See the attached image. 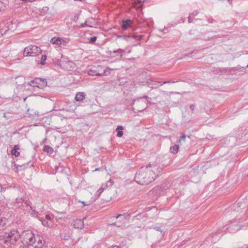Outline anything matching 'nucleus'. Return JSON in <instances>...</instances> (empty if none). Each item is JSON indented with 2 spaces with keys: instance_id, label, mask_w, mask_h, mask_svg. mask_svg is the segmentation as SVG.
Here are the masks:
<instances>
[{
  "instance_id": "obj_14",
  "label": "nucleus",
  "mask_w": 248,
  "mask_h": 248,
  "mask_svg": "<svg viewBox=\"0 0 248 248\" xmlns=\"http://www.w3.org/2000/svg\"><path fill=\"white\" fill-rule=\"evenodd\" d=\"M19 149L20 146L19 145H15L11 150V154L16 157L20 155V152L18 151Z\"/></svg>"
},
{
  "instance_id": "obj_38",
  "label": "nucleus",
  "mask_w": 248,
  "mask_h": 248,
  "mask_svg": "<svg viewBox=\"0 0 248 248\" xmlns=\"http://www.w3.org/2000/svg\"><path fill=\"white\" fill-rule=\"evenodd\" d=\"M60 41L61 42L60 43H61V44H59V46L62 47V46H64L66 45V42L61 38Z\"/></svg>"
},
{
  "instance_id": "obj_30",
  "label": "nucleus",
  "mask_w": 248,
  "mask_h": 248,
  "mask_svg": "<svg viewBox=\"0 0 248 248\" xmlns=\"http://www.w3.org/2000/svg\"><path fill=\"white\" fill-rule=\"evenodd\" d=\"M180 81V80H175L174 79H170V80H166V81H164L163 82H162V83H161L160 85H162L164 84H166V83H176V82H177L178 81Z\"/></svg>"
},
{
  "instance_id": "obj_43",
  "label": "nucleus",
  "mask_w": 248,
  "mask_h": 248,
  "mask_svg": "<svg viewBox=\"0 0 248 248\" xmlns=\"http://www.w3.org/2000/svg\"><path fill=\"white\" fill-rule=\"evenodd\" d=\"M112 182L111 180H110L107 182V183L106 184V186H112Z\"/></svg>"
},
{
  "instance_id": "obj_55",
  "label": "nucleus",
  "mask_w": 248,
  "mask_h": 248,
  "mask_svg": "<svg viewBox=\"0 0 248 248\" xmlns=\"http://www.w3.org/2000/svg\"><path fill=\"white\" fill-rule=\"evenodd\" d=\"M232 0H228V1L229 3H231Z\"/></svg>"
},
{
  "instance_id": "obj_32",
  "label": "nucleus",
  "mask_w": 248,
  "mask_h": 248,
  "mask_svg": "<svg viewBox=\"0 0 248 248\" xmlns=\"http://www.w3.org/2000/svg\"><path fill=\"white\" fill-rule=\"evenodd\" d=\"M124 223L121 222V221H120L119 220H117L115 221L114 223L112 224V225H114L118 227H120L123 226Z\"/></svg>"
},
{
  "instance_id": "obj_24",
  "label": "nucleus",
  "mask_w": 248,
  "mask_h": 248,
  "mask_svg": "<svg viewBox=\"0 0 248 248\" xmlns=\"http://www.w3.org/2000/svg\"><path fill=\"white\" fill-rule=\"evenodd\" d=\"M179 145H174L171 146L170 148V151L171 153L176 154L178 153L179 150Z\"/></svg>"
},
{
  "instance_id": "obj_60",
  "label": "nucleus",
  "mask_w": 248,
  "mask_h": 248,
  "mask_svg": "<svg viewBox=\"0 0 248 248\" xmlns=\"http://www.w3.org/2000/svg\"><path fill=\"white\" fill-rule=\"evenodd\" d=\"M99 170V168H97L95 170V171L98 170Z\"/></svg>"
},
{
  "instance_id": "obj_19",
  "label": "nucleus",
  "mask_w": 248,
  "mask_h": 248,
  "mask_svg": "<svg viewBox=\"0 0 248 248\" xmlns=\"http://www.w3.org/2000/svg\"><path fill=\"white\" fill-rule=\"evenodd\" d=\"M111 70V69L109 68L108 67H107L106 69H105L102 73H95L94 74H95V76H108L110 74V71Z\"/></svg>"
},
{
  "instance_id": "obj_20",
  "label": "nucleus",
  "mask_w": 248,
  "mask_h": 248,
  "mask_svg": "<svg viewBox=\"0 0 248 248\" xmlns=\"http://www.w3.org/2000/svg\"><path fill=\"white\" fill-rule=\"evenodd\" d=\"M39 220H40V221H41L42 224L44 226L50 227V226L52 225V221H50L49 222L48 220H47L46 219H45L43 217L40 218Z\"/></svg>"
},
{
  "instance_id": "obj_52",
  "label": "nucleus",
  "mask_w": 248,
  "mask_h": 248,
  "mask_svg": "<svg viewBox=\"0 0 248 248\" xmlns=\"http://www.w3.org/2000/svg\"><path fill=\"white\" fill-rule=\"evenodd\" d=\"M19 248H29L28 246H26V245H23V246H21Z\"/></svg>"
},
{
  "instance_id": "obj_17",
  "label": "nucleus",
  "mask_w": 248,
  "mask_h": 248,
  "mask_svg": "<svg viewBox=\"0 0 248 248\" xmlns=\"http://www.w3.org/2000/svg\"><path fill=\"white\" fill-rule=\"evenodd\" d=\"M36 235L32 234L31 236L29 239L28 245L32 246L34 247L35 244Z\"/></svg>"
},
{
  "instance_id": "obj_34",
  "label": "nucleus",
  "mask_w": 248,
  "mask_h": 248,
  "mask_svg": "<svg viewBox=\"0 0 248 248\" xmlns=\"http://www.w3.org/2000/svg\"><path fill=\"white\" fill-rule=\"evenodd\" d=\"M5 8L6 6L4 3L2 1H0V12L4 11L5 9Z\"/></svg>"
},
{
  "instance_id": "obj_12",
  "label": "nucleus",
  "mask_w": 248,
  "mask_h": 248,
  "mask_svg": "<svg viewBox=\"0 0 248 248\" xmlns=\"http://www.w3.org/2000/svg\"><path fill=\"white\" fill-rule=\"evenodd\" d=\"M228 232L231 233H233L240 229V226L237 224H231L227 228Z\"/></svg>"
},
{
  "instance_id": "obj_54",
  "label": "nucleus",
  "mask_w": 248,
  "mask_h": 248,
  "mask_svg": "<svg viewBox=\"0 0 248 248\" xmlns=\"http://www.w3.org/2000/svg\"><path fill=\"white\" fill-rule=\"evenodd\" d=\"M33 214H38V212L35 210H32Z\"/></svg>"
},
{
  "instance_id": "obj_15",
  "label": "nucleus",
  "mask_w": 248,
  "mask_h": 248,
  "mask_svg": "<svg viewBox=\"0 0 248 248\" xmlns=\"http://www.w3.org/2000/svg\"><path fill=\"white\" fill-rule=\"evenodd\" d=\"M213 72L215 73H225L226 72H230V69L229 68H217L215 70H213Z\"/></svg>"
},
{
  "instance_id": "obj_13",
  "label": "nucleus",
  "mask_w": 248,
  "mask_h": 248,
  "mask_svg": "<svg viewBox=\"0 0 248 248\" xmlns=\"http://www.w3.org/2000/svg\"><path fill=\"white\" fill-rule=\"evenodd\" d=\"M86 94L83 92H78L76 94L75 99L77 101L82 102L85 98Z\"/></svg>"
},
{
  "instance_id": "obj_8",
  "label": "nucleus",
  "mask_w": 248,
  "mask_h": 248,
  "mask_svg": "<svg viewBox=\"0 0 248 248\" xmlns=\"http://www.w3.org/2000/svg\"><path fill=\"white\" fill-rule=\"evenodd\" d=\"M45 243L44 238L41 235L37 234L34 248H42Z\"/></svg>"
},
{
  "instance_id": "obj_45",
  "label": "nucleus",
  "mask_w": 248,
  "mask_h": 248,
  "mask_svg": "<svg viewBox=\"0 0 248 248\" xmlns=\"http://www.w3.org/2000/svg\"><path fill=\"white\" fill-rule=\"evenodd\" d=\"M78 202H81L83 204V206H86V205H89L90 204L89 203H87L85 202L84 201H81L80 200H78Z\"/></svg>"
},
{
  "instance_id": "obj_50",
  "label": "nucleus",
  "mask_w": 248,
  "mask_h": 248,
  "mask_svg": "<svg viewBox=\"0 0 248 248\" xmlns=\"http://www.w3.org/2000/svg\"><path fill=\"white\" fill-rule=\"evenodd\" d=\"M61 236L62 238L63 239H68V237H69L68 236H67V237H66L65 236H64L63 237L62 234H61Z\"/></svg>"
},
{
  "instance_id": "obj_62",
  "label": "nucleus",
  "mask_w": 248,
  "mask_h": 248,
  "mask_svg": "<svg viewBox=\"0 0 248 248\" xmlns=\"http://www.w3.org/2000/svg\"><path fill=\"white\" fill-rule=\"evenodd\" d=\"M2 187H0V191H2Z\"/></svg>"
},
{
  "instance_id": "obj_16",
  "label": "nucleus",
  "mask_w": 248,
  "mask_h": 248,
  "mask_svg": "<svg viewBox=\"0 0 248 248\" xmlns=\"http://www.w3.org/2000/svg\"><path fill=\"white\" fill-rule=\"evenodd\" d=\"M131 213L127 214V213H124L123 214H119L117 216H116V218L117 219H119V221L122 222H124L126 219V217L130 216Z\"/></svg>"
},
{
  "instance_id": "obj_10",
  "label": "nucleus",
  "mask_w": 248,
  "mask_h": 248,
  "mask_svg": "<svg viewBox=\"0 0 248 248\" xmlns=\"http://www.w3.org/2000/svg\"><path fill=\"white\" fill-rule=\"evenodd\" d=\"M161 83H162V82L160 81H156L153 80H149L147 82V84L148 87L151 88H157L159 86H160Z\"/></svg>"
},
{
  "instance_id": "obj_63",
  "label": "nucleus",
  "mask_w": 248,
  "mask_h": 248,
  "mask_svg": "<svg viewBox=\"0 0 248 248\" xmlns=\"http://www.w3.org/2000/svg\"><path fill=\"white\" fill-rule=\"evenodd\" d=\"M248 68V65H247V66H246V67L245 68Z\"/></svg>"
},
{
  "instance_id": "obj_25",
  "label": "nucleus",
  "mask_w": 248,
  "mask_h": 248,
  "mask_svg": "<svg viewBox=\"0 0 248 248\" xmlns=\"http://www.w3.org/2000/svg\"><path fill=\"white\" fill-rule=\"evenodd\" d=\"M43 150L44 152L49 154H52L54 151L53 148L48 145H45L43 148Z\"/></svg>"
},
{
  "instance_id": "obj_27",
  "label": "nucleus",
  "mask_w": 248,
  "mask_h": 248,
  "mask_svg": "<svg viewBox=\"0 0 248 248\" xmlns=\"http://www.w3.org/2000/svg\"><path fill=\"white\" fill-rule=\"evenodd\" d=\"M23 202H24L27 206H30V209L32 210V207L31 206V202L30 201L28 198L23 197Z\"/></svg>"
},
{
  "instance_id": "obj_21",
  "label": "nucleus",
  "mask_w": 248,
  "mask_h": 248,
  "mask_svg": "<svg viewBox=\"0 0 248 248\" xmlns=\"http://www.w3.org/2000/svg\"><path fill=\"white\" fill-rule=\"evenodd\" d=\"M162 190L163 189L161 186H156L153 189L152 191L153 193L156 195H158L160 194V193L162 192Z\"/></svg>"
},
{
  "instance_id": "obj_31",
  "label": "nucleus",
  "mask_w": 248,
  "mask_h": 248,
  "mask_svg": "<svg viewBox=\"0 0 248 248\" xmlns=\"http://www.w3.org/2000/svg\"><path fill=\"white\" fill-rule=\"evenodd\" d=\"M142 98H143V100L144 99H146V100H145L146 101V106H148V105L151 104V102H150L151 98L150 97H148L147 95H144L143 97H142Z\"/></svg>"
},
{
  "instance_id": "obj_49",
  "label": "nucleus",
  "mask_w": 248,
  "mask_h": 248,
  "mask_svg": "<svg viewBox=\"0 0 248 248\" xmlns=\"http://www.w3.org/2000/svg\"><path fill=\"white\" fill-rule=\"evenodd\" d=\"M208 21L209 23H213V22H215L216 21L212 18H210L208 20Z\"/></svg>"
},
{
  "instance_id": "obj_58",
  "label": "nucleus",
  "mask_w": 248,
  "mask_h": 248,
  "mask_svg": "<svg viewBox=\"0 0 248 248\" xmlns=\"http://www.w3.org/2000/svg\"><path fill=\"white\" fill-rule=\"evenodd\" d=\"M44 8V9H46V10H48V9L47 7H45Z\"/></svg>"
},
{
  "instance_id": "obj_64",
  "label": "nucleus",
  "mask_w": 248,
  "mask_h": 248,
  "mask_svg": "<svg viewBox=\"0 0 248 248\" xmlns=\"http://www.w3.org/2000/svg\"><path fill=\"white\" fill-rule=\"evenodd\" d=\"M22 165H18V166L21 167Z\"/></svg>"
},
{
  "instance_id": "obj_39",
  "label": "nucleus",
  "mask_w": 248,
  "mask_h": 248,
  "mask_svg": "<svg viewBox=\"0 0 248 248\" xmlns=\"http://www.w3.org/2000/svg\"><path fill=\"white\" fill-rule=\"evenodd\" d=\"M9 30L8 29L5 30V31H4V30L1 28V29H0V35H4V34H5L7 32V31H8Z\"/></svg>"
},
{
  "instance_id": "obj_53",
  "label": "nucleus",
  "mask_w": 248,
  "mask_h": 248,
  "mask_svg": "<svg viewBox=\"0 0 248 248\" xmlns=\"http://www.w3.org/2000/svg\"><path fill=\"white\" fill-rule=\"evenodd\" d=\"M108 248H119L118 246L114 245L109 247Z\"/></svg>"
},
{
  "instance_id": "obj_61",
  "label": "nucleus",
  "mask_w": 248,
  "mask_h": 248,
  "mask_svg": "<svg viewBox=\"0 0 248 248\" xmlns=\"http://www.w3.org/2000/svg\"><path fill=\"white\" fill-rule=\"evenodd\" d=\"M2 187H0V191H2Z\"/></svg>"
},
{
  "instance_id": "obj_46",
  "label": "nucleus",
  "mask_w": 248,
  "mask_h": 248,
  "mask_svg": "<svg viewBox=\"0 0 248 248\" xmlns=\"http://www.w3.org/2000/svg\"><path fill=\"white\" fill-rule=\"evenodd\" d=\"M195 105L194 104H191L190 106V109L192 111V113H193L194 112V108H195Z\"/></svg>"
},
{
  "instance_id": "obj_47",
  "label": "nucleus",
  "mask_w": 248,
  "mask_h": 248,
  "mask_svg": "<svg viewBox=\"0 0 248 248\" xmlns=\"http://www.w3.org/2000/svg\"><path fill=\"white\" fill-rule=\"evenodd\" d=\"M199 14V12L197 10L194 11L192 13L190 14L192 16H196Z\"/></svg>"
},
{
  "instance_id": "obj_6",
  "label": "nucleus",
  "mask_w": 248,
  "mask_h": 248,
  "mask_svg": "<svg viewBox=\"0 0 248 248\" xmlns=\"http://www.w3.org/2000/svg\"><path fill=\"white\" fill-rule=\"evenodd\" d=\"M29 84L33 87L43 88L46 86L47 81L46 78H36L35 79L31 80Z\"/></svg>"
},
{
  "instance_id": "obj_18",
  "label": "nucleus",
  "mask_w": 248,
  "mask_h": 248,
  "mask_svg": "<svg viewBox=\"0 0 248 248\" xmlns=\"http://www.w3.org/2000/svg\"><path fill=\"white\" fill-rule=\"evenodd\" d=\"M93 20V18L87 19L84 23L81 24L80 27L84 28L86 27H92L91 24L92 23V21Z\"/></svg>"
},
{
  "instance_id": "obj_37",
  "label": "nucleus",
  "mask_w": 248,
  "mask_h": 248,
  "mask_svg": "<svg viewBox=\"0 0 248 248\" xmlns=\"http://www.w3.org/2000/svg\"><path fill=\"white\" fill-rule=\"evenodd\" d=\"M186 139V135L184 133L182 134V136L180 137V138L179 139V142L180 143L182 141H185Z\"/></svg>"
},
{
  "instance_id": "obj_28",
  "label": "nucleus",
  "mask_w": 248,
  "mask_h": 248,
  "mask_svg": "<svg viewBox=\"0 0 248 248\" xmlns=\"http://www.w3.org/2000/svg\"><path fill=\"white\" fill-rule=\"evenodd\" d=\"M46 59V55H42L41 58V61L39 62V60L37 61L38 63L41 65H44L45 64V61Z\"/></svg>"
},
{
  "instance_id": "obj_51",
  "label": "nucleus",
  "mask_w": 248,
  "mask_h": 248,
  "mask_svg": "<svg viewBox=\"0 0 248 248\" xmlns=\"http://www.w3.org/2000/svg\"><path fill=\"white\" fill-rule=\"evenodd\" d=\"M152 165L151 164H149L148 165H147L145 168H147V170H150L149 168H151L152 167Z\"/></svg>"
},
{
  "instance_id": "obj_4",
  "label": "nucleus",
  "mask_w": 248,
  "mask_h": 248,
  "mask_svg": "<svg viewBox=\"0 0 248 248\" xmlns=\"http://www.w3.org/2000/svg\"><path fill=\"white\" fill-rule=\"evenodd\" d=\"M42 52L41 49L35 45H30L25 47L23 54L24 56H36Z\"/></svg>"
},
{
  "instance_id": "obj_9",
  "label": "nucleus",
  "mask_w": 248,
  "mask_h": 248,
  "mask_svg": "<svg viewBox=\"0 0 248 248\" xmlns=\"http://www.w3.org/2000/svg\"><path fill=\"white\" fill-rule=\"evenodd\" d=\"M133 23V20L131 19H124L122 20L121 27L123 30H127Z\"/></svg>"
},
{
  "instance_id": "obj_23",
  "label": "nucleus",
  "mask_w": 248,
  "mask_h": 248,
  "mask_svg": "<svg viewBox=\"0 0 248 248\" xmlns=\"http://www.w3.org/2000/svg\"><path fill=\"white\" fill-rule=\"evenodd\" d=\"M6 225V219L5 218L0 219V231L3 230Z\"/></svg>"
},
{
  "instance_id": "obj_48",
  "label": "nucleus",
  "mask_w": 248,
  "mask_h": 248,
  "mask_svg": "<svg viewBox=\"0 0 248 248\" xmlns=\"http://www.w3.org/2000/svg\"><path fill=\"white\" fill-rule=\"evenodd\" d=\"M104 188L103 187H101V188H100L98 191V192H99L98 195H99L104 191Z\"/></svg>"
},
{
  "instance_id": "obj_26",
  "label": "nucleus",
  "mask_w": 248,
  "mask_h": 248,
  "mask_svg": "<svg viewBox=\"0 0 248 248\" xmlns=\"http://www.w3.org/2000/svg\"><path fill=\"white\" fill-rule=\"evenodd\" d=\"M61 40L60 37H53L51 39L50 42L53 44H56L59 46V44H60L61 43H60Z\"/></svg>"
},
{
  "instance_id": "obj_59",
  "label": "nucleus",
  "mask_w": 248,
  "mask_h": 248,
  "mask_svg": "<svg viewBox=\"0 0 248 248\" xmlns=\"http://www.w3.org/2000/svg\"><path fill=\"white\" fill-rule=\"evenodd\" d=\"M27 97H25V98H24V101H26V100L27 99Z\"/></svg>"
},
{
  "instance_id": "obj_42",
  "label": "nucleus",
  "mask_w": 248,
  "mask_h": 248,
  "mask_svg": "<svg viewBox=\"0 0 248 248\" xmlns=\"http://www.w3.org/2000/svg\"><path fill=\"white\" fill-rule=\"evenodd\" d=\"M98 73V72L95 70L91 69L90 71H89V74L90 75H95V74H94V73Z\"/></svg>"
},
{
  "instance_id": "obj_2",
  "label": "nucleus",
  "mask_w": 248,
  "mask_h": 248,
  "mask_svg": "<svg viewBox=\"0 0 248 248\" xmlns=\"http://www.w3.org/2000/svg\"><path fill=\"white\" fill-rule=\"evenodd\" d=\"M247 201V197H246L242 201H238L233 204L232 210L234 212H239L240 217L237 218V220H240L241 217L245 215L247 211V207L248 205Z\"/></svg>"
},
{
  "instance_id": "obj_40",
  "label": "nucleus",
  "mask_w": 248,
  "mask_h": 248,
  "mask_svg": "<svg viewBox=\"0 0 248 248\" xmlns=\"http://www.w3.org/2000/svg\"><path fill=\"white\" fill-rule=\"evenodd\" d=\"M23 202V197L22 198H17L16 199V203H22Z\"/></svg>"
},
{
  "instance_id": "obj_33",
  "label": "nucleus",
  "mask_w": 248,
  "mask_h": 248,
  "mask_svg": "<svg viewBox=\"0 0 248 248\" xmlns=\"http://www.w3.org/2000/svg\"><path fill=\"white\" fill-rule=\"evenodd\" d=\"M153 228L157 231L160 232L162 233V235L164 236L165 232L163 230H161V229L160 227L156 226V227H154Z\"/></svg>"
},
{
  "instance_id": "obj_3",
  "label": "nucleus",
  "mask_w": 248,
  "mask_h": 248,
  "mask_svg": "<svg viewBox=\"0 0 248 248\" xmlns=\"http://www.w3.org/2000/svg\"><path fill=\"white\" fill-rule=\"evenodd\" d=\"M19 238L20 234L19 232L16 230H13L10 232H6L3 235L4 243H9L11 245L16 244Z\"/></svg>"
},
{
  "instance_id": "obj_57",
  "label": "nucleus",
  "mask_w": 248,
  "mask_h": 248,
  "mask_svg": "<svg viewBox=\"0 0 248 248\" xmlns=\"http://www.w3.org/2000/svg\"><path fill=\"white\" fill-rule=\"evenodd\" d=\"M35 115L39 116L38 112H37V113L35 112Z\"/></svg>"
},
{
  "instance_id": "obj_22",
  "label": "nucleus",
  "mask_w": 248,
  "mask_h": 248,
  "mask_svg": "<svg viewBox=\"0 0 248 248\" xmlns=\"http://www.w3.org/2000/svg\"><path fill=\"white\" fill-rule=\"evenodd\" d=\"M123 129H124V127L122 125H119L117 127L116 131L117 132V136L118 137H122L123 136L124 133L122 130Z\"/></svg>"
},
{
  "instance_id": "obj_11",
  "label": "nucleus",
  "mask_w": 248,
  "mask_h": 248,
  "mask_svg": "<svg viewBox=\"0 0 248 248\" xmlns=\"http://www.w3.org/2000/svg\"><path fill=\"white\" fill-rule=\"evenodd\" d=\"M124 52V50L123 49L119 48L117 50L113 51H109L108 54H109L111 57H115L116 56L120 55L122 57L123 53Z\"/></svg>"
},
{
  "instance_id": "obj_56",
  "label": "nucleus",
  "mask_w": 248,
  "mask_h": 248,
  "mask_svg": "<svg viewBox=\"0 0 248 248\" xmlns=\"http://www.w3.org/2000/svg\"><path fill=\"white\" fill-rule=\"evenodd\" d=\"M3 116H4L5 118H6V114H5V113H4V114H3Z\"/></svg>"
},
{
  "instance_id": "obj_35",
  "label": "nucleus",
  "mask_w": 248,
  "mask_h": 248,
  "mask_svg": "<svg viewBox=\"0 0 248 248\" xmlns=\"http://www.w3.org/2000/svg\"><path fill=\"white\" fill-rule=\"evenodd\" d=\"M68 62L60 60L58 62V65H59L60 67H62L64 66V63H67Z\"/></svg>"
},
{
  "instance_id": "obj_41",
  "label": "nucleus",
  "mask_w": 248,
  "mask_h": 248,
  "mask_svg": "<svg viewBox=\"0 0 248 248\" xmlns=\"http://www.w3.org/2000/svg\"><path fill=\"white\" fill-rule=\"evenodd\" d=\"M192 16H192V15L189 14V16L188 18V21L189 23H191V22H193V19L192 18Z\"/></svg>"
},
{
  "instance_id": "obj_7",
  "label": "nucleus",
  "mask_w": 248,
  "mask_h": 248,
  "mask_svg": "<svg viewBox=\"0 0 248 248\" xmlns=\"http://www.w3.org/2000/svg\"><path fill=\"white\" fill-rule=\"evenodd\" d=\"M143 36L141 35H117V37L122 38L124 40L128 41L129 40L135 39L136 40H140L143 38Z\"/></svg>"
},
{
  "instance_id": "obj_44",
  "label": "nucleus",
  "mask_w": 248,
  "mask_h": 248,
  "mask_svg": "<svg viewBox=\"0 0 248 248\" xmlns=\"http://www.w3.org/2000/svg\"><path fill=\"white\" fill-rule=\"evenodd\" d=\"M44 218L47 219L49 222L51 221L50 216L49 215H46Z\"/></svg>"
},
{
  "instance_id": "obj_36",
  "label": "nucleus",
  "mask_w": 248,
  "mask_h": 248,
  "mask_svg": "<svg viewBox=\"0 0 248 248\" xmlns=\"http://www.w3.org/2000/svg\"><path fill=\"white\" fill-rule=\"evenodd\" d=\"M97 37L96 36H93L91 37L89 39V43L91 44H94L95 41H96Z\"/></svg>"
},
{
  "instance_id": "obj_29",
  "label": "nucleus",
  "mask_w": 248,
  "mask_h": 248,
  "mask_svg": "<svg viewBox=\"0 0 248 248\" xmlns=\"http://www.w3.org/2000/svg\"><path fill=\"white\" fill-rule=\"evenodd\" d=\"M145 217V214L144 213H139L137 215L134 216L133 218L136 220H140L141 219Z\"/></svg>"
},
{
  "instance_id": "obj_1",
  "label": "nucleus",
  "mask_w": 248,
  "mask_h": 248,
  "mask_svg": "<svg viewBox=\"0 0 248 248\" xmlns=\"http://www.w3.org/2000/svg\"><path fill=\"white\" fill-rule=\"evenodd\" d=\"M157 176L154 170H147V168L142 167L136 173L135 181L140 185H148L155 180Z\"/></svg>"
},
{
  "instance_id": "obj_5",
  "label": "nucleus",
  "mask_w": 248,
  "mask_h": 248,
  "mask_svg": "<svg viewBox=\"0 0 248 248\" xmlns=\"http://www.w3.org/2000/svg\"><path fill=\"white\" fill-rule=\"evenodd\" d=\"M132 103L137 108V110L139 112H141L148 108V106H146V101L143 99L142 97L133 100Z\"/></svg>"
}]
</instances>
